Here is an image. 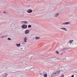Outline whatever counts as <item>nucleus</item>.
Returning a JSON list of instances; mask_svg holds the SVG:
<instances>
[{
    "instance_id": "412c9836",
    "label": "nucleus",
    "mask_w": 77,
    "mask_h": 77,
    "mask_svg": "<svg viewBox=\"0 0 77 77\" xmlns=\"http://www.w3.org/2000/svg\"><path fill=\"white\" fill-rule=\"evenodd\" d=\"M47 76V74H45L44 75V77H46Z\"/></svg>"
},
{
    "instance_id": "0eeeda50",
    "label": "nucleus",
    "mask_w": 77,
    "mask_h": 77,
    "mask_svg": "<svg viewBox=\"0 0 77 77\" xmlns=\"http://www.w3.org/2000/svg\"><path fill=\"white\" fill-rule=\"evenodd\" d=\"M69 24V22H65L63 23L62 25H67V24Z\"/></svg>"
},
{
    "instance_id": "9b49d317",
    "label": "nucleus",
    "mask_w": 77,
    "mask_h": 77,
    "mask_svg": "<svg viewBox=\"0 0 77 77\" xmlns=\"http://www.w3.org/2000/svg\"><path fill=\"white\" fill-rule=\"evenodd\" d=\"M27 37H25L24 38V42H27Z\"/></svg>"
},
{
    "instance_id": "cd10ccee",
    "label": "nucleus",
    "mask_w": 77,
    "mask_h": 77,
    "mask_svg": "<svg viewBox=\"0 0 77 77\" xmlns=\"http://www.w3.org/2000/svg\"><path fill=\"white\" fill-rule=\"evenodd\" d=\"M8 16H9V17H11V16L10 15H8Z\"/></svg>"
},
{
    "instance_id": "aec40b11",
    "label": "nucleus",
    "mask_w": 77,
    "mask_h": 77,
    "mask_svg": "<svg viewBox=\"0 0 77 77\" xmlns=\"http://www.w3.org/2000/svg\"><path fill=\"white\" fill-rule=\"evenodd\" d=\"M64 76L65 75H64L63 74L61 75L60 77H64Z\"/></svg>"
},
{
    "instance_id": "f257e3e1",
    "label": "nucleus",
    "mask_w": 77,
    "mask_h": 77,
    "mask_svg": "<svg viewBox=\"0 0 77 77\" xmlns=\"http://www.w3.org/2000/svg\"><path fill=\"white\" fill-rule=\"evenodd\" d=\"M29 71L31 70L32 71H35V67L32 66H29L27 67Z\"/></svg>"
},
{
    "instance_id": "a878e982",
    "label": "nucleus",
    "mask_w": 77,
    "mask_h": 77,
    "mask_svg": "<svg viewBox=\"0 0 77 77\" xmlns=\"http://www.w3.org/2000/svg\"><path fill=\"white\" fill-rule=\"evenodd\" d=\"M62 54H63V52H62V53L61 54V55H62Z\"/></svg>"
},
{
    "instance_id": "a211bd4d",
    "label": "nucleus",
    "mask_w": 77,
    "mask_h": 77,
    "mask_svg": "<svg viewBox=\"0 0 77 77\" xmlns=\"http://www.w3.org/2000/svg\"><path fill=\"white\" fill-rule=\"evenodd\" d=\"M55 53L57 54H59V52L58 51H55Z\"/></svg>"
},
{
    "instance_id": "bb28decb",
    "label": "nucleus",
    "mask_w": 77,
    "mask_h": 77,
    "mask_svg": "<svg viewBox=\"0 0 77 77\" xmlns=\"http://www.w3.org/2000/svg\"><path fill=\"white\" fill-rule=\"evenodd\" d=\"M3 13H6V11H4L3 12Z\"/></svg>"
},
{
    "instance_id": "c85d7f7f",
    "label": "nucleus",
    "mask_w": 77,
    "mask_h": 77,
    "mask_svg": "<svg viewBox=\"0 0 77 77\" xmlns=\"http://www.w3.org/2000/svg\"><path fill=\"white\" fill-rule=\"evenodd\" d=\"M54 63H56V62H55Z\"/></svg>"
},
{
    "instance_id": "4468645a",
    "label": "nucleus",
    "mask_w": 77,
    "mask_h": 77,
    "mask_svg": "<svg viewBox=\"0 0 77 77\" xmlns=\"http://www.w3.org/2000/svg\"><path fill=\"white\" fill-rule=\"evenodd\" d=\"M51 15L52 16H55V14H54V13H53L51 14Z\"/></svg>"
},
{
    "instance_id": "6e6552de",
    "label": "nucleus",
    "mask_w": 77,
    "mask_h": 77,
    "mask_svg": "<svg viewBox=\"0 0 77 77\" xmlns=\"http://www.w3.org/2000/svg\"><path fill=\"white\" fill-rule=\"evenodd\" d=\"M32 12H33V11H32V10H30L29 9L27 10V12L28 13H32Z\"/></svg>"
},
{
    "instance_id": "dca6fc26",
    "label": "nucleus",
    "mask_w": 77,
    "mask_h": 77,
    "mask_svg": "<svg viewBox=\"0 0 77 77\" xmlns=\"http://www.w3.org/2000/svg\"><path fill=\"white\" fill-rule=\"evenodd\" d=\"M0 4L1 5H3V4H4V2L3 1H1L0 2Z\"/></svg>"
},
{
    "instance_id": "5701e85b",
    "label": "nucleus",
    "mask_w": 77,
    "mask_h": 77,
    "mask_svg": "<svg viewBox=\"0 0 77 77\" xmlns=\"http://www.w3.org/2000/svg\"><path fill=\"white\" fill-rule=\"evenodd\" d=\"M8 40H9V41H10V40H11V41H12V39H11L10 38H8Z\"/></svg>"
},
{
    "instance_id": "9d476101",
    "label": "nucleus",
    "mask_w": 77,
    "mask_h": 77,
    "mask_svg": "<svg viewBox=\"0 0 77 77\" xmlns=\"http://www.w3.org/2000/svg\"><path fill=\"white\" fill-rule=\"evenodd\" d=\"M29 33V30L28 29L26 30L25 33V34H28Z\"/></svg>"
},
{
    "instance_id": "39448f33",
    "label": "nucleus",
    "mask_w": 77,
    "mask_h": 77,
    "mask_svg": "<svg viewBox=\"0 0 77 77\" xmlns=\"http://www.w3.org/2000/svg\"><path fill=\"white\" fill-rule=\"evenodd\" d=\"M20 16L22 17H26V14H25L24 13H22L20 14Z\"/></svg>"
},
{
    "instance_id": "2f4dec72",
    "label": "nucleus",
    "mask_w": 77,
    "mask_h": 77,
    "mask_svg": "<svg viewBox=\"0 0 77 77\" xmlns=\"http://www.w3.org/2000/svg\"><path fill=\"white\" fill-rule=\"evenodd\" d=\"M63 59H64V58H63Z\"/></svg>"
},
{
    "instance_id": "f3484780",
    "label": "nucleus",
    "mask_w": 77,
    "mask_h": 77,
    "mask_svg": "<svg viewBox=\"0 0 77 77\" xmlns=\"http://www.w3.org/2000/svg\"><path fill=\"white\" fill-rule=\"evenodd\" d=\"M75 44H73L72 45H71V46L72 47H74V46H75Z\"/></svg>"
},
{
    "instance_id": "f03ea898",
    "label": "nucleus",
    "mask_w": 77,
    "mask_h": 77,
    "mask_svg": "<svg viewBox=\"0 0 77 77\" xmlns=\"http://www.w3.org/2000/svg\"><path fill=\"white\" fill-rule=\"evenodd\" d=\"M60 73V71H57L55 72V73H54L51 75V77H54V76H56V75H57Z\"/></svg>"
},
{
    "instance_id": "1a4fd4ad",
    "label": "nucleus",
    "mask_w": 77,
    "mask_h": 77,
    "mask_svg": "<svg viewBox=\"0 0 77 77\" xmlns=\"http://www.w3.org/2000/svg\"><path fill=\"white\" fill-rule=\"evenodd\" d=\"M59 15V13H57L55 14V16H54V17H57Z\"/></svg>"
},
{
    "instance_id": "2eb2a0df",
    "label": "nucleus",
    "mask_w": 77,
    "mask_h": 77,
    "mask_svg": "<svg viewBox=\"0 0 77 77\" xmlns=\"http://www.w3.org/2000/svg\"><path fill=\"white\" fill-rule=\"evenodd\" d=\"M20 45H21L20 44H17L16 45L17 47H20Z\"/></svg>"
},
{
    "instance_id": "ddd939ff",
    "label": "nucleus",
    "mask_w": 77,
    "mask_h": 77,
    "mask_svg": "<svg viewBox=\"0 0 77 77\" xmlns=\"http://www.w3.org/2000/svg\"><path fill=\"white\" fill-rule=\"evenodd\" d=\"M36 39H40V37H35Z\"/></svg>"
},
{
    "instance_id": "6ab92c4d",
    "label": "nucleus",
    "mask_w": 77,
    "mask_h": 77,
    "mask_svg": "<svg viewBox=\"0 0 77 77\" xmlns=\"http://www.w3.org/2000/svg\"><path fill=\"white\" fill-rule=\"evenodd\" d=\"M72 41H73V40H69V42H70V43H72Z\"/></svg>"
},
{
    "instance_id": "4be33fe9",
    "label": "nucleus",
    "mask_w": 77,
    "mask_h": 77,
    "mask_svg": "<svg viewBox=\"0 0 77 77\" xmlns=\"http://www.w3.org/2000/svg\"><path fill=\"white\" fill-rule=\"evenodd\" d=\"M31 27H32V26L31 25H29L28 26V27H29V28H30Z\"/></svg>"
},
{
    "instance_id": "393cba45",
    "label": "nucleus",
    "mask_w": 77,
    "mask_h": 77,
    "mask_svg": "<svg viewBox=\"0 0 77 77\" xmlns=\"http://www.w3.org/2000/svg\"><path fill=\"white\" fill-rule=\"evenodd\" d=\"M74 77V75H72L71 77Z\"/></svg>"
},
{
    "instance_id": "20e7f679",
    "label": "nucleus",
    "mask_w": 77,
    "mask_h": 77,
    "mask_svg": "<svg viewBox=\"0 0 77 77\" xmlns=\"http://www.w3.org/2000/svg\"><path fill=\"white\" fill-rule=\"evenodd\" d=\"M60 29H61V30H62L65 31V32H66L67 30V29H66V28L65 27H61L60 28Z\"/></svg>"
},
{
    "instance_id": "7ed1b4c3",
    "label": "nucleus",
    "mask_w": 77,
    "mask_h": 77,
    "mask_svg": "<svg viewBox=\"0 0 77 77\" xmlns=\"http://www.w3.org/2000/svg\"><path fill=\"white\" fill-rule=\"evenodd\" d=\"M27 28V25H26L23 24L22 25V28L25 29Z\"/></svg>"
},
{
    "instance_id": "c756f323",
    "label": "nucleus",
    "mask_w": 77,
    "mask_h": 77,
    "mask_svg": "<svg viewBox=\"0 0 77 77\" xmlns=\"http://www.w3.org/2000/svg\"><path fill=\"white\" fill-rule=\"evenodd\" d=\"M12 24L11 25V26H12Z\"/></svg>"
},
{
    "instance_id": "f8f14e48",
    "label": "nucleus",
    "mask_w": 77,
    "mask_h": 77,
    "mask_svg": "<svg viewBox=\"0 0 77 77\" xmlns=\"http://www.w3.org/2000/svg\"><path fill=\"white\" fill-rule=\"evenodd\" d=\"M22 12H23V10H20L18 11L19 14H21V13H22Z\"/></svg>"
},
{
    "instance_id": "7c9ffc66",
    "label": "nucleus",
    "mask_w": 77,
    "mask_h": 77,
    "mask_svg": "<svg viewBox=\"0 0 77 77\" xmlns=\"http://www.w3.org/2000/svg\"><path fill=\"white\" fill-rule=\"evenodd\" d=\"M1 12V11H0V13Z\"/></svg>"
},
{
    "instance_id": "423d86ee",
    "label": "nucleus",
    "mask_w": 77,
    "mask_h": 77,
    "mask_svg": "<svg viewBox=\"0 0 77 77\" xmlns=\"http://www.w3.org/2000/svg\"><path fill=\"white\" fill-rule=\"evenodd\" d=\"M28 22L27 21H22L21 22V24H27Z\"/></svg>"
},
{
    "instance_id": "b1692460",
    "label": "nucleus",
    "mask_w": 77,
    "mask_h": 77,
    "mask_svg": "<svg viewBox=\"0 0 77 77\" xmlns=\"http://www.w3.org/2000/svg\"><path fill=\"white\" fill-rule=\"evenodd\" d=\"M5 37H6V36H2V38H5Z\"/></svg>"
}]
</instances>
